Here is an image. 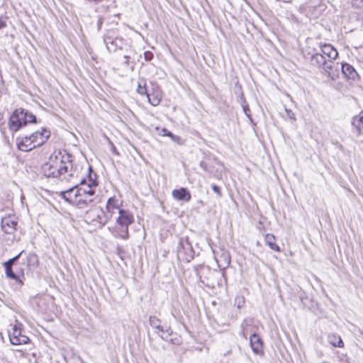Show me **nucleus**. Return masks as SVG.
<instances>
[{"instance_id":"f257e3e1","label":"nucleus","mask_w":363,"mask_h":363,"mask_svg":"<svg viewBox=\"0 0 363 363\" xmlns=\"http://www.w3.org/2000/svg\"><path fill=\"white\" fill-rule=\"evenodd\" d=\"M56 158V167H55V172H49L46 173V177L59 178L62 175L69 172V176H72V155L69 154L55 155Z\"/></svg>"},{"instance_id":"f03ea898","label":"nucleus","mask_w":363,"mask_h":363,"mask_svg":"<svg viewBox=\"0 0 363 363\" xmlns=\"http://www.w3.org/2000/svg\"><path fill=\"white\" fill-rule=\"evenodd\" d=\"M176 252L179 261L189 262L194 258L195 251L188 236L178 238Z\"/></svg>"},{"instance_id":"7ed1b4c3","label":"nucleus","mask_w":363,"mask_h":363,"mask_svg":"<svg viewBox=\"0 0 363 363\" xmlns=\"http://www.w3.org/2000/svg\"><path fill=\"white\" fill-rule=\"evenodd\" d=\"M149 323L163 340L169 342L172 344L179 345V341L177 338H169V336L173 334V330L169 325H162L161 320L155 315L149 317Z\"/></svg>"},{"instance_id":"20e7f679","label":"nucleus","mask_w":363,"mask_h":363,"mask_svg":"<svg viewBox=\"0 0 363 363\" xmlns=\"http://www.w3.org/2000/svg\"><path fill=\"white\" fill-rule=\"evenodd\" d=\"M134 223L133 215L126 209H118V216L116 218V223L121 227V237L126 240L129 238L128 226Z\"/></svg>"},{"instance_id":"39448f33","label":"nucleus","mask_w":363,"mask_h":363,"mask_svg":"<svg viewBox=\"0 0 363 363\" xmlns=\"http://www.w3.org/2000/svg\"><path fill=\"white\" fill-rule=\"evenodd\" d=\"M86 222L95 223L99 228H102L110 220V216L106 215L101 207L96 205L92 209L86 211Z\"/></svg>"},{"instance_id":"423d86ee","label":"nucleus","mask_w":363,"mask_h":363,"mask_svg":"<svg viewBox=\"0 0 363 363\" xmlns=\"http://www.w3.org/2000/svg\"><path fill=\"white\" fill-rule=\"evenodd\" d=\"M23 325L18 320H16L15 324L13 325L12 330L9 332V340L12 345H19L27 344L30 341L29 337L23 334Z\"/></svg>"},{"instance_id":"0eeeda50","label":"nucleus","mask_w":363,"mask_h":363,"mask_svg":"<svg viewBox=\"0 0 363 363\" xmlns=\"http://www.w3.org/2000/svg\"><path fill=\"white\" fill-rule=\"evenodd\" d=\"M104 43L109 52H116L117 50H121L125 45L124 39L122 37L115 36L111 31L104 35Z\"/></svg>"},{"instance_id":"6e6552de","label":"nucleus","mask_w":363,"mask_h":363,"mask_svg":"<svg viewBox=\"0 0 363 363\" xmlns=\"http://www.w3.org/2000/svg\"><path fill=\"white\" fill-rule=\"evenodd\" d=\"M194 270L201 284L208 288L214 287V284L211 281L208 275L214 276L217 273L216 271L212 272L209 267L201 264L195 266Z\"/></svg>"},{"instance_id":"1a4fd4ad","label":"nucleus","mask_w":363,"mask_h":363,"mask_svg":"<svg viewBox=\"0 0 363 363\" xmlns=\"http://www.w3.org/2000/svg\"><path fill=\"white\" fill-rule=\"evenodd\" d=\"M26 126L24 118L22 115V108L15 109L11 114L8 127L11 133H16Z\"/></svg>"},{"instance_id":"9d476101","label":"nucleus","mask_w":363,"mask_h":363,"mask_svg":"<svg viewBox=\"0 0 363 363\" xmlns=\"http://www.w3.org/2000/svg\"><path fill=\"white\" fill-rule=\"evenodd\" d=\"M50 135L51 133L49 129L41 128L40 130L32 133L30 136L36 147H39L48 141Z\"/></svg>"},{"instance_id":"9b49d317","label":"nucleus","mask_w":363,"mask_h":363,"mask_svg":"<svg viewBox=\"0 0 363 363\" xmlns=\"http://www.w3.org/2000/svg\"><path fill=\"white\" fill-rule=\"evenodd\" d=\"M216 262L221 272L225 271L230 263V256L228 252L220 250V252L213 251Z\"/></svg>"},{"instance_id":"f8f14e48","label":"nucleus","mask_w":363,"mask_h":363,"mask_svg":"<svg viewBox=\"0 0 363 363\" xmlns=\"http://www.w3.org/2000/svg\"><path fill=\"white\" fill-rule=\"evenodd\" d=\"M250 345L253 352L258 355L264 354V344L261 337L255 332L250 334Z\"/></svg>"},{"instance_id":"ddd939ff","label":"nucleus","mask_w":363,"mask_h":363,"mask_svg":"<svg viewBox=\"0 0 363 363\" xmlns=\"http://www.w3.org/2000/svg\"><path fill=\"white\" fill-rule=\"evenodd\" d=\"M18 222L13 216H9L1 218V228L6 234H13L16 230Z\"/></svg>"},{"instance_id":"4468645a","label":"nucleus","mask_w":363,"mask_h":363,"mask_svg":"<svg viewBox=\"0 0 363 363\" xmlns=\"http://www.w3.org/2000/svg\"><path fill=\"white\" fill-rule=\"evenodd\" d=\"M16 145L18 150L24 152L30 151L36 147L30 135L18 137Z\"/></svg>"},{"instance_id":"2eb2a0df","label":"nucleus","mask_w":363,"mask_h":363,"mask_svg":"<svg viewBox=\"0 0 363 363\" xmlns=\"http://www.w3.org/2000/svg\"><path fill=\"white\" fill-rule=\"evenodd\" d=\"M79 192L80 190H77V185H75L66 191H61L60 196L66 202L73 204L74 200L77 199V196H80Z\"/></svg>"},{"instance_id":"dca6fc26","label":"nucleus","mask_w":363,"mask_h":363,"mask_svg":"<svg viewBox=\"0 0 363 363\" xmlns=\"http://www.w3.org/2000/svg\"><path fill=\"white\" fill-rule=\"evenodd\" d=\"M172 194L175 200L179 201L188 202L191 198L190 191L185 187L173 190Z\"/></svg>"},{"instance_id":"f3484780","label":"nucleus","mask_w":363,"mask_h":363,"mask_svg":"<svg viewBox=\"0 0 363 363\" xmlns=\"http://www.w3.org/2000/svg\"><path fill=\"white\" fill-rule=\"evenodd\" d=\"M87 184L88 187L96 188L98 186L97 175L93 172L91 166L89 167V172L87 174V179H82L79 183L80 186Z\"/></svg>"},{"instance_id":"a211bd4d","label":"nucleus","mask_w":363,"mask_h":363,"mask_svg":"<svg viewBox=\"0 0 363 363\" xmlns=\"http://www.w3.org/2000/svg\"><path fill=\"white\" fill-rule=\"evenodd\" d=\"M341 70L342 74L349 79L355 80L358 77V74L354 68L348 63H342Z\"/></svg>"},{"instance_id":"6ab92c4d","label":"nucleus","mask_w":363,"mask_h":363,"mask_svg":"<svg viewBox=\"0 0 363 363\" xmlns=\"http://www.w3.org/2000/svg\"><path fill=\"white\" fill-rule=\"evenodd\" d=\"M309 62L311 65L318 68H322L324 65H326L325 56L320 52L311 54L309 57Z\"/></svg>"},{"instance_id":"aec40b11","label":"nucleus","mask_w":363,"mask_h":363,"mask_svg":"<svg viewBox=\"0 0 363 363\" xmlns=\"http://www.w3.org/2000/svg\"><path fill=\"white\" fill-rule=\"evenodd\" d=\"M321 54L328 56L330 60H335L338 56V52L330 44H324L320 47Z\"/></svg>"},{"instance_id":"412c9836","label":"nucleus","mask_w":363,"mask_h":363,"mask_svg":"<svg viewBox=\"0 0 363 363\" xmlns=\"http://www.w3.org/2000/svg\"><path fill=\"white\" fill-rule=\"evenodd\" d=\"M106 209L107 213H106L108 216H110V219L112 218L113 215L115 213V211L121 209L118 205V201L115 197H110L107 200Z\"/></svg>"},{"instance_id":"4be33fe9","label":"nucleus","mask_w":363,"mask_h":363,"mask_svg":"<svg viewBox=\"0 0 363 363\" xmlns=\"http://www.w3.org/2000/svg\"><path fill=\"white\" fill-rule=\"evenodd\" d=\"M83 196H77V199L74 200L73 206L79 208L84 209L88 206L94 207L96 205L94 200H84Z\"/></svg>"},{"instance_id":"5701e85b","label":"nucleus","mask_w":363,"mask_h":363,"mask_svg":"<svg viewBox=\"0 0 363 363\" xmlns=\"http://www.w3.org/2000/svg\"><path fill=\"white\" fill-rule=\"evenodd\" d=\"M363 125V111L359 115L352 118V125L356 129L357 135L361 134L362 125Z\"/></svg>"},{"instance_id":"b1692460","label":"nucleus","mask_w":363,"mask_h":363,"mask_svg":"<svg viewBox=\"0 0 363 363\" xmlns=\"http://www.w3.org/2000/svg\"><path fill=\"white\" fill-rule=\"evenodd\" d=\"M4 268H5L6 276L8 278L16 281V282L17 284H18L20 286L23 285V282L21 280L20 276L13 271L12 267L6 266V267H4Z\"/></svg>"},{"instance_id":"393cba45","label":"nucleus","mask_w":363,"mask_h":363,"mask_svg":"<svg viewBox=\"0 0 363 363\" xmlns=\"http://www.w3.org/2000/svg\"><path fill=\"white\" fill-rule=\"evenodd\" d=\"M275 237L272 234H267L264 237L265 244L269 247L270 249L276 251L280 252V247L275 242Z\"/></svg>"},{"instance_id":"a878e982","label":"nucleus","mask_w":363,"mask_h":363,"mask_svg":"<svg viewBox=\"0 0 363 363\" xmlns=\"http://www.w3.org/2000/svg\"><path fill=\"white\" fill-rule=\"evenodd\" d=\"M328 342L332 345L333 347H344V342L340 337V336L335 335V334H330L328 336Z\"/></svg>"},{"instance_id":"bb28decb","label":"nucleus","mask_w":363,"mask_h":363,"mask_svg":"<svg viewBox=\"0 0 363 363\" xmlns=\"http://www.w3.org/2000/svg\"><path fill=\"white\" fill-rule=\"evenodd\" d=\"M22 115L24 118L26 125L28 123H37V118L30 111L27 109L22 108Z\"/></svg>"},{"instance_id":"cd10ccee","label":"nucleus","mask_w":363,"mask_h":363,"mask_svg":"<svg viewBox=\"0 0 363 363\" xmlns=\"http://www.w3.org/2000/svg\"><path fill=\"white\" fill-rule=\"evenodd\" d=\"M332 60L326 61V65H324L322 68L332 79L335 80L337 77V74L333 72V62Z\"/></svg>"},{"instance_id":"c85d7f7f","label":"nucleus","mask_w":363,"mask_h":363,"mask_svg":"<svg viewBox=\"0 0 363 363\" xmlns=\"http://www.w3.org/2000/svg\"><path fill=\"white\" fill-rule=\"evenodd\" d=\"M77 190H80V196H94L95 194V189L94 187H88L87 184L80 186V187L77 185Z\"/></svg>"},{"instance_id":"c756f323","label":"nucleus","mask_w":363,"mask_h":363,"mask_svg":"<svg viewBox=\"0 0 363 363\" xmlns=\"http://www.w3.org/2000/svg\"><path fill=\"white\" fill-rule=\"evenodd\" d=\"M146 96L148 99L149 103L154 106H157L161 101V97L158 93L150 94L148 91Z\"/></svg>"},{"instance_id":"7c9ffc66","label":"nucleus","mask_w":363,"mask_h":363,"mask_svg":"<svg viewBox=\"0 0 363 363\" xmlns=\"http://www.w3.org/2000/svg\"><path fill=\"white\" fill-rule=\"evenodd\" d=\"M148 90L146 87V82L144 79H139L138 82L137 92L140 95H147Z\"/></svg>"},{"instance_id":"2f4dec72","label":"nucleus","mask_w":363,"mask_h":363,"mask_svg":"<svg viewBox=\"0 0 363 363\" xmlns=\"http://www.w3.org/2000/svg\"><path fill=\"white\" fill-rule=\"evenodd\" d=\"M27 263L29 267L34 268L38 266V257L34 252H30L27 256Z\"/></svg>"},{"instance_id":"473e14b6","label":"nucleus","mask_w":363,"mask_h":363,"mask_svg":"<svg viewBox=\"0 0 363 363\" xmlns=\"http://www.w3.org/2000/svg\"><path fill=\"white\" fill-rule=\"evenodd\" d=\"M217 285L219 288L227 287V277L225 271L222 272L220 278L217 281Z\"/></svg>"},{"instance_id":"72a5a7b5","label":"nucleus","mask_w":363,"mask_h":363,"mask_svg":"<svg viewBox=\"0 0 363 363\" xmlns=\"http://www.w3.org/2000/svg\"><path fill=\"white\" fill-rule=\"evenodd\" d=\"M245 303V299L243 296H237L234 301V305L238 308H241L244 306Z\"/></svg>"},{"instance_id":"f704fd0d","label":"nucleus","mask_w":363,"mask_h":363,"mask_svg":"<svg viewBox=\"0 0 363 363\" xmlns=\"http://www.w3.org/2000/svg\"><path fill=\"white\" fill-rule=\"evenodd\" d=\"M56 167V158L55 157L54 164L48 163L44 167L45 175L49 172H55V167Z\"/></svg>"},{"instance_id":"c9c22d12","label":"nucleus","mask_w":363,"mask_h":363,"mask_svg":"<svg viewBox=\"0 0 363 363\" xmlns=\"http://www.w3.org/2000/svg\"><path fill=\"white\" fill-rule=\"evenodd\" d=\"M242 110H243V112L245 113V114L246 115V116L251 121H252V116H251V112H250V108H249V106L247 104V103L246 104H242Z\"/></svg>"},{"instance_id":"e433bc0d","label":"nucleus","mask_w":363,"mask_h":363,"mask_svg":"<svg viewBox=\"0 0 363 363\" xmlns=\"http://www.w3.org/2000/svg\"><path fill=\"white\" fill-rule=\"evenodd\" d=\"M154 55L151 51H145L144 52V58L147 62H150L153 59Z\"/></svg>"},{"instance_id":"4c0bfd02","label":"nucleus","mask_w":363,"mask_h":363,"mask_svg":"<svg viewBox=\"0 0 363 363\" xmlns=\"http://www.w3.org/2000/svg\"><path fill=\"white\" fill-rule=\"evenodd\" d=\"M353 7L362 8L363 7V0H352Z\"/></svg>"},{"instance_id":"58836bf2","label":"nucleus","mask_w":363,"mask_h":363,"mask_svg":"<svg viewBox=\"0 0 363 363\" xmlns=\"http://www.w3.org/2000/svg\"><path fill=\"white\" fill-rule=\"evenodd\" d=\"M242 331L240 332V335H242L245 339L247 338L248 329L244 326V323L242 324Z\"/></svg>"},{"instance_id":"ea45409f","label":"nucleus","mask_w":363,"mask_h":363,"mask_svg":"<svg viewBox=\"0 0 363 363\" xmlns=\"http://www.w3.org/2000/svg\"><path fill=\"white\" fill-rule=\"evenodd\" d=\"M212 189L213 191L219 196L221 197L222 194L220 191V186H217L216 184H212Z\"/></svg>"},{"instance_id":"a19ab883","label":"nucleus","mask_w":363,"mask_h":363,"mask_svg":"<svg viewBox=\"0 0 363 363\" xmlns=\"http://www.w3.org/2000/svg\"><path fill=\"white\" fill-rule=\"evenodd\" d=\"M172 140L176 143L181 144V138L178 135H175L172 133V135L170 136Z\"/></svg>"},{"instance_id":"79ce46f5","label":"nucleus","mask_w":363,"mask_h":363,"mask_svg":"<svg viewBox=\"0 0 363 363\" xmlns=\"http://www.w3.org/2000/svg\"><path fill=\"white\" fill-rule=\"evenodd\" d=\"M162 135L168 136L169 138H170L171 135H172V133L171 131H169V130H167V128H163L162 129Z\"/></svg>"},{"instance_id":"37998d69","label":"nucleus","mask_w":363,"mask_h":363,"mask_svg":"<svg viewBox=\"0 0 363 363\" xmlns=\"http://www.w3.org/2000/svg\"><path fill=\"white\" fill-rule=\"evenodd\" d=\"M15 262L13 261L12 259H9L8 261L4 262V267H12Z\"/></svg>"},{"instance_id":"c03bdc74","label":"nucleus","mask_w":363,"mask_h":363,"mask_svg":"<svg viewBox=\"0 0 363 363\" xmlns=\"http://www.w3.org/2000/svg\"><path fill=\"white\" fill-rule=\"evenodd\" d=\"M286 111L287 113V116H289V118H290L291 119H295V114L294 113V112L291 110L286 109Z\"/></svg>"},{"instance_id":"a18cd8bd","label":"nucleus","mask_w":363,"mask_h":363,"mask_svg":"<svg viewBox=\"0 0 363 363\" xmlns=\"http://www.w3.org/2000/svg\"><path fill=\"white\" fill-rule=\"evenodd\" d=\"M123 58L125 60L123 64L125 67H128L130 65V56L128 55H124Z\"/></svg>"},{"instance_id":"49530a36","label":"nucleus","mask_w":363,"mask_h":363,"mask_svg":"<svg viewBox=\"0 0 363 363\" xmlns=\"http://www.w3.org/2000/svg\"><path fill=\"white\" fill-rule=\"evenodd\" d=\"M199 166L206 172H208V165L207 164L203 162V161H201L200 162V164H199Z\"/></svg>"},{"instance_id":"de8ad7c7","label":"nucleus","mask_w":363,"mask_h":363,"mask_svg":"<svg viewBox=\"0 0 363 363\" xmlns=\"http://www.w3.org/2000/svg\"><path fill=\"white\" fill-rule=\"evenodd\" d=\"M240 102L242 104H246L247 101L245 100V96H244V94L242 92L240 93Z\"/></svg>"},{"instance_id":"09e8293b","label":"nucleus","mask_w":363,"mask_h":363,"mask_svg":"<svg viewBox=\"0 0 363 363\" xmlns=\"http://www.w3.org/2000/svg\"><path fill=\"white\" fill-rule=\"evenodd\" d=\"M340 361L342 362V363H349V361H348L346 355L342 354V356L340 357Z\"/></svg>"},{"instance_id":"8fccbe9b","label":"nucleus","mask_w":363,"mask_h":363,"mask_svg":"<svg viewBox=\"0 0 363 363\" xmlns=\"http://www.w3.org/2000/svg\"><path fill=\"white\" fill-rule=\"evenodd\" d=\"M6 26V23L2 18H0V29H2Z\"/></svg>"},{"instance_id":"3c124183","label":"nucleus","mask_w":363,"mask_h":363,"mask_svg":"<svg viewBox=\"0 0 363 363\" xmlns=\"http://www.w3.org/2000/svg\"><path fill=\"white\" fill-rule=\"evenodd\" d=\"M23 250L21 251L20 253H18L17 255L14 256L13 258H11L13 259V261L16 262L19 259V257L23 254Z\"/></svg>"},{"instance_id":"603ef678","label":"nucleus","mask_w":363,"mask_h":363,"mask_svg":"<svg viewBox=\"0 0 363 363\" xmlns=\"http://www.w3.org/2000/svg\"><path fill=\"white\" fill-rule=\"evenodd\" d=\"M23 250L21 251L20 253H18L17 255L14 256L13 258H11L13 259V261L16 262L19 259V257L23 254Z\"/></svg>"},{"instance_id":"864d4df0","label":"nucleus","mask_w":363,"mask_h":363,"mask_svg":"<svg viewBox=\"0 0 363 363\" xmlns=\"http://www.w3.org/2000/svg\"><path fill=\"white\" fill-rule=\"evenodd\" d=\"M91 196H83L82 198L84 199V200H94V199H92L91 198Z\"/></svg>"},{"instance_id":"5fc2aeb1","label":"nucleus","mask_w":363,"mask_h":363,"mask_svg":"<svg viewBox=\"0 0 363 363\" xmlns=\"http://www.w3.org/2000/svg\"><path fill=\"white\" fill-rule=\"evenodd\" d=\"M117 251H118V254L120 255L122 252L123 250L120 247H118Z\"/></svg>"},{"instance_id":"6e6d98bb","label":"nucleus","mask_w":363,"mask_h":363,"mask_svg":"<svg viewBox=\"0 0 363 363\" xmlns=\"http://www.w3.org/2000/svg\"><path fill=\"white\" fill-rule=\"evenodd\" d=\"M113 152H115L116 151V147H113Z\"/></svg>"},{"instance_id":"4d7b16f0","label":"nucleus","mask_w":363,"mask_h":363,"mask_svg":"<svg viewBox=\"0 0 363 363\" xmlns=\"http://www.w3.org/2000/svg\"><path fill=\"white\" fill-rule=\"evenodd\" d=\"M50 160H51V162H55V160L53 161L52 157L50 158Z\"/></svg>"},{"instance_id":"13d9d810","label":"nucleus","mask_w":363,"mask_h":363,"mask_svg":"<svg viewBox=\"0 0 363 363\" xmlns=\"http://www.w3.org/2000/svg\"><path fill=\"white\" fill-rule=\"evenodd\" d=\"M50 160H51V162H55V160L53 161L52 157L50 158Z\"/></svg>"}]
</instances>
